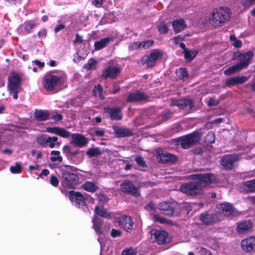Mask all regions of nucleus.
<instances>
[{
    "label": "nucleus",
    "mask_w": 255,
    "mask_h": 255,
    "mask_svg": "<svg viewBox=\"0 0 255 255\" xmlns=\"http://www.w3.org/2000/svg\"><path fill=\"white\" fill-rule=\"evenodd\" d=\"M169 26H170V23L168 24L164 22H161L158 26V31L160 33L165 34L168 32Z\"/></svg>",
    "instance_id": "ea45409f"
},
{
    "label": "nucleus",
    "mask_w": 255,
    "mask_h": 255,
    "mask_svg": "<svg viewBox=\"0 0 255 255\" xmlns=\"http://www.w3.org/2000/svg\"><path fill=\"white\" fill-rule=\"evenodd\" d=\"M50 154L51 155H55L54 156H52L50 157V160L52 162H55L56 161H58L59 162H62L63 160L62 157L60 155V152L58 150H52L51 151Z\"/></svg>",
    "instance_id": "e433bc0d"
},
{
    "label": "nucleus",
    "mask_w": 255,
    "mask_h": 255,
    "mask_svg": "<svg viewBox=\"0 0 255 255\" xmlns=\"http://www.w3.org/2000/svg\"><path fill=\"white\" fill-rule=\"evenodd\" d=\"M57 135L64 138H67L70 135L71 136L70 132L62 128H59Z\"/></svg>",
    "instance_id": "37998d69"
},
{
    "label": "nucleus",
    "mask_w": 255,
    "mask_h": 255,
    "mask_svg": "<svg viewBox=\"0 0 255 255\" xmlns=\"http://www.w3.org/2000/svg\"><path fill=\"white\" fill-rule=\"evenodd\" d=\"M47 137L48 136L45 135L39 136L37 137V142L42 146L45 147L48 146V145L46 144V138H47Z\"/></svg>",
    "instance_id": "c03bdc74"
},
{
    "label": "nucleus",
    "mask_w": 255,
    "mask_h": 255,
    "mask_svg": "<svg viewBox=\"0 0 255 255\" xmlns=\"http://www.w3.org/2000/svg\"><path fill=\"white\" fill-rule=\"evenodd\" d=\"M135 161L139 166H140L142 167H144L146 166L143 157L140 155L135 157Z\"/></svg>",
    "instance_id": "a18cd8bd"
},
{
    "label": "nucleus",
    "mask_w": 255,
    "mask_h": 255,
    "mask_svg": "<svg viewBox=\"0 0 255 255\" xmlns=\"http://www.w3.org/2000/svg\"><path fill=\"white\" fill-rule=\"evenodd\" d=\"M140 188L138 183L133 182L129 180L124 181L120 185L122 192L136 197L140 196Z\"/></svg>",
    "instance_id": "20e7f679"
},
{
    "label": "nucleus",
    "mask_w": 255,
    "mask_h": 255,
    "mask_svg": "<svg viewBox=\"0 0 255 255\" xmlns=\"http://www.w3.org/2000/svg\"><path fill=\"white\" fill-rule=\"evenodd\" d=\"M10 171L14 174L19 173L21 171V166L20 163H16L15 165L10 167Z\"/></svg>",
    "instance_id": "79ce46f5"
},
{
    "label": "nucleus",
    "mask_w": 255,
    "mask_h": 255,
    "mask_svg": "<svg viewBox=\"0 0 255 255\" xmlns=\"http://www.w3.org/2000/svg\"><path fill=\"white\" fill-rule=\"evenodd\" d=\"M188 106L190 108V109L193 108L194 104L193 100L191 99H183L178 100L177 103V107H178L180 109H183Z\"/></svg>",
    "instance_id": "cd10ccee"
},
{
    "label": "nucleus",
    "mask_w": 255,
    "mask_h": 255,
    "mask_svg": "<svg viewBox=\"0 0 255 255\" xmlns=\"http://www.w3.org/2000/svg\"><path fill=\"white\" fill-rule=\"evenodd\" d=\"M83 42V37L80 36L79 34H76V38L74 40V43L76 44H81Z\"/></svg>",
    "instance_id": "052dcab7"
},
{
    "label": "nucleus",
    "mask_w": 255,
    "mask_h": 255,
    "mask_svg": "<svg viewBox=\"0 0 255 255\" xmlns=\"http://www.w3.org/2000/svg\"><path fill=\"white\" fill-rule=\"evenodd\" d=\"M51 118L56 121H61L63 119V116L60 114L56 113L55 115L52 116Z\"/></svg>",
    "instance_id": "338daca9"
},
{
    "label": "nucleus",
    "mask_w": 255,
    "mask_h": 255,
    "mask_svg": "<svg viewBox=\"0 0 255 255\" xmlns=\"http://www.w3.org/2000/svg\"><path fill=\"white\" fill-rule=\"evenodd\" d=\"M21 77L20 76L15 72H11L8 79V90L21 89Z\"/></svg>",
    "instance_id": "9d476101"
},
{
    "label": "nucleus",
    "mask_w": 255,
    "mask_h": 255,
    "mask_svg": "<svg viewBox=\"0 0 255 255\" xmlns=\"http://www.w3.org/2000/svg\"><path fill=\"white\" fill-rule=\"evenodd\" d=\"M71 147L67 145H64L63 147V151L66 155L71 153Z\"/></svg>",
    "instance_id": "e2e57ef3"
},
{
    "label": "nucleus",
    "mask_w": 255,
    "mask_h": 255,
    "mask_svg": "<svg viewBox=\"0 0 255 255\" xmlns=\"http://www.w3.org/2000/svg\"><path fill=\"white\" fill-rule=\"evenodd\" d=\"M150 232L151 238L153 237L158 245H163L169 241L168 233L164 231L153 229Z\"/></svg>",
    "instance_id": "6e6552de"
},
{
    "label": "nucleus",
    "mask_w": 255,
    "mask_h": 255,
    "mask_svg": "<svg viewBox=\"0 0 255 255\" xmlns=\"http://www.w3.org/2000/svg\"><path fill=\"white\" fill-rule=\"evenodd\" d=\"M153 44V41L151 40H148L146 41H141L142 47L146 49L149 47Z\"/></svg>",
    "instance_id": "864d4df0"
},
{
    "label": "nucleus",
    "mask_w": 255,
    "mask_h": 255,
    "mask_svg": "<svg viewBox=\"0 0 255 255\" xmlns=\"http://www.w3.org/2000/svg\"><path fill=\"white\" fill-rule=\"evenodd\" d=\"M24 29L26 31L29 33L31 30L35 26V23L28 21L25 23Z\"/></svg>",
    "instance_id": "09e8293b"
},
{
    "label": "nucleus",
    "mask_w": 255,
    "mask_h": 255,
    "mask_svg": "<svg viewBox=\"0 0 255 255\" xmlns=\"http://www.w3.org/2000/svg\"><path fill=\"white\" fill-rule=\"evenodd\" d=\"M71 143L76 146L82 147L86 145L88 140L83 135L79 133L71 134Z\"/></svg>",
    "instance_id": "6ab92c4d"
},
{
    "label": "nucleus",
    "mask_w": 255,
    "mask_h": 255,
    "mask_svg": "<svg viewBox=\"0 0 255 255\" xmlns=\"http://www.w3.org/2000/svg\"><path fill=\"white\" fill-rule=\"evenodd\" d=\"M193 181L183 183L180 191L191 196H197L203 193V188L215 182V177L211 173L196 174L192 175Z\"/></svg>",
    "instance_id": "f257e3e1"
},
{
    "label": "nucleus",
    "mask_w": 255,
    "mask_h": 255,
    "mask_svg": "<svg viewBox=\"0 0 255 255\" xmlns=\"http://www.w3.org/2000/svg\"><path fill=\"white\" fill-rule=\"evenodd\" d=\"M205 141L207 143H212L215 140V133L213 131L209 132L205 137Z\"/></svg>",
    "instance_id": "a19ab883"
},
{
    "label": "nucleus",
    "mask_w": 255,
    "mask_h": 255,
    "mask_svg": "<svg viewBox=\"0 0 255 255\" xmlns=\"http://www.w3.org/2000/svg\"><path fill=\"white\" fill-rule=\"evenodd\" d=\"M93 93L96 97H98L101 99H103L104 98L102 85L98 84L97 86H95V89L93 90Z\"/></svg>",
    "instance_id": "f704fd0d"
},
{
    "label": "nucleus",
    "mask_w": 255,
    "mask_h": 255,
    "mask_svg": "<svg viewBox=\"0 0 255 255\" xmlns=\"http://www.w3.org/2000/svg\"><path fill=\"white\" fill-rule=\"evenodd\" d=\"M97 62L93 58L89 59L88 63L84 65V68L87 70H91L96 67Z\"/></svg>",
    "instance_id": "4c0bfd02"
},
{
    "label": "nucleus",
    "mask_w": 255,
    "mask_h": 255,
    "mask_svg": "<svg viewBox=\"0 0 255 255\" xmlns=\"http://www.w3.org/2000/svg\"><path fill=\"white\" fill-rule=\"evenodd\" d=\"M59 128V127L49 128H47V131L49 132L55 133L57 134Z\"/></svg>",
    "instance_id": "680f3d73"
},
{
    "label": "nucleus",
    "mask_w": 255,
    "mask_h": 255,
    "mask_svg": "<svg viewBox=\"0 0 255 255\" xmlns=\"http://www.w3.org/2000/svg\"><path fill=\"white\" fill-rule=\"evenodd\" d=\"M50 182L53 186L56 187L59 184V180L55 176L51 175Z\"/></svg>",
    "instance_id": "5fc2aeb1"
},
{
    "label": "nucleus",
    "mask_w": 255,
    "mask_h": 255,
    "mask_svg": "<svg viewBox=\"0 0 255 255\" xmlns=\"http://www.w3.org/2000/svg\"><path fill=\"white\" fill-rule=\"evenodd\" d=\"M159 161L163 163L173 164L178 160V157L174 154L163 151L161 149L157 150Z\"/></svg>",
    "instance_id": "1a4fd4ad"
},
{
    "label": "nucleus",
    "mask_w": 255,
    "mask_h": 255,
    "mask_svg": "<svg viewBox=\"0 0 255 255\" xmlns=\"http://www.w3.org/2000/svg\"><path fill=\"white\" fill-rule=\"evenodd\" d=\"M59 78L55 75H48L44 80V87L48 91L52 90L57 84Z\"/></svg>",
    "instance_id": "2eb2a0df"
},
{
    "label": "nucleus",
    "mask_w": 255,
    "mask_h": 255,
    "mask_svg": "<svg viewBox=\"0 0 255 255\" xmlns=\"http://www.w3.org/2000/svg\"><path fill=\"white\" fill-rule=\"evenodd\" d=\"M172 114H173V113H172L170 111L165 112L164 113H163V114L162 115V122H165V121L168 120L169 119H170L171 118Z\"/></svg>",
    "instance_id": "603ef678"
},
{
    "label": "nucleus",
    "mask_w": 255,
    "mask_h": 255,
    "mask_svg": "<svg viewBox=\"0 0 255 255\" xmlns=\"http://www.w3.org/2000/svg\"><path fill=\"white\" fill-rule=\"evenodd\" d=\"M122 235V232L120 230L113 229L111 231V235L113 238L120 237Z\"/></svg>",
    "instance_id": "6e6d98bb"
},
{
    "label": "nucleus",
    "mask_w": 255,
    "mask_h": 255,
    "mask_svg": "<svg viewBox=\"0 0 255 255\" xmlns=\"http://www.w3.org/2000/svg\"><path fill=\"white\" fill-rule=\"evenodd\" d=\"M237 84H242L243 83L246 82L248 78L245 76H237Z\"/></svg>",
    "instance_id": "13d9d810"
},
{
    "label": "nucleus",
    "mask_w": 255,
    "mask_h": 255,
    "mask_svg": "<svg viewBox=\"0 0 255 255\" xmlns=\"http://www.w3.org/2000/svg\"><path fill=\"white\" fill-rule=\"evenodd\" d=\"M177 205L175 202H164L159 204V209L165 215L171 216Z\"/></svg>",
    "instance_id": "ddd939ff"
},
{
    "label": "nucleus",
    "mask_w": 255,
    "mask_h": 255,
    "mask_svg": "<svg viewBox=\"0 0 255 255\" xmlns=\"http://www.w3.org/2000/svg\"><path fill=\"white\" fill-rule=\"evenodd\" d=\"M148 98L143 93L136 92L129 94L127 97V101L128 102L147 101Z\"/></svg>",
    "instance_id": "412c9836"
},
{
    "label": "nucleus",
    "mask_w": 255,
    "mask_h": 255,
    "mask_svg": "<svg viewBox=\"0 0 255 255\" xmlns=\"http://www.w3.org/2000/svg\"><path fill=\"white\" fill-rule=\"evenodd\" d=\"M253 223L250 220H243L237 223L236 231L239 234H247L253 231Z\"/></svg>",
    "instance_id": "9b49d317"
},
{
    "label": "nucleus",
    "mask_w": 255,
    "mask_h": 255,
    "mask_svg": "<svg viewBox=\"0 0 255 255\" xmlns=\"http://www.w3.org/2000/svg\"><path fill=\"white\" fill-rule=\"evenodd\" d=\"M113 129L116 136L118 137H128L132 134L131 130L126 128L114 127Z\"/></svg>",
    "instance_id": "5701e85b"
},
{
    "label": "nucleus",
    "mask_w": 255,
    "mask_h": 255,
    "mask_svg": "<svg viewBox=\"0 0 255 255\" xmlns=\"http://www.w3.org/2000/svg\"><path fill=\"white\" fill-rule=\"evenodd\" d=\"M118 222L120 226L127 231L131 230L133 225V221L130 216H123L119 218Z\"/></svg>",
    "instance_id": "a211bd4d"
},
{
    "label": "nucleus",
    "mask_w": 255,
    "mask_h": 255,
    "mask_svg": "<svg viewBox=\"0 0 255 255\" xmlns=\"http://www.w3.org/2000/svg\"><path fill=\"white\" fill-rule=\"evenodd\" d=\"M92 222L95 231L99 234H101L102 233L101 230L102 222L100 221V219L97 217H94L92 220Z\"/></svg>",
    "instance_id": "473e14b6"
},
{
    "label": "nucleus",
    "mask_w": 255,
    "mask_h": 255,
    "mask_svg": "<svg viewBox=\"0 0 255 255\" xmlns=\"http://www.w3.org/2000/svg\"><path fill=\"white\" fill-rule=\"evenodd\" d=\"M253 56L254 54L252 51H248L240 54L238 57V60L239 61L238 64L244 66V68H246L249 64L250 61L252 59Z\"/></svg>",
    "instance_id": "4be33fe9"
},
{
    "label": "nucleus",
    "mask_w": 255,
    "mask_h": 255,
    "mask_svg": "<svg viewBox=\"0 0 255 255\" xmlns=\"http://www.w3.org/2000/svg\"><path fill=\"white\" fill-rule=\"evenodd\" d=\"M69 199L71 201L75 203L78 207L83 206L85 204V198L79 192H76L74 191H70L69 193Z\"/></svg>",
    "instance_id": "f3484780"
},
{
    "label": "nucleus",
    "mask_w": 255,
    "mask_h": 255,
    "mask_svg": "<svg viewBox=\"0 0 255 255\" xmlns=\"http://www.w3.org/2000/svg\"><path fill=\"white\" fill-rule=\"evenodd\" d=\"M241 247L247 253H255V236H251L243 240Z\"/></svg>",
    "instance_id": "f8f14e48"
},
{
    "label": "nucleus",
    "mask_w": 255,
    "mask_h": 255,
    "mask_svg": "<svg viewBox=\"0 0 255 255\" xmlns=\"http://www.w3.org/2000/svg\"><path fill=\"white\" fill-rule=\"evenodd\" d=\"M95 212L97 215L103 218L111 219L112 217V213L103 206H96Z\"/></svg>",
    "instance_id": "bb28decb"
},
{
    "label": "nucleus",
    "mask_w": 255,
    "mask_h": 255,
    "mask_svg": "<svg viewBox=\"0 0 255 255\" xmlns=\"http://www.w3.org/2000/svg\"><path fill=\"white\" fill-rule=\"evenodd\" d=\"M200 219L204 224L208 225L220 221V218L217 214H213L206 213L201 214Z\"/></svg>",
    "instance_id": "4468645a"
},
{
    "label": "nucleus",
    "mask_w": 255,
    "mask_h": 255,
    "mask_svg": "<svg viewBox=\"0 0 255 255\" xmlns=\"http://www.w3.org/2000/svg\"><path fill=\"white\" fill-rule=\"evenodd\" d=\"M197 53L198 51L196 50H190L187 49L184 53V55L187 60L190 61L196 57Z\"/></svg>",
    "instance_id": "72a5a7b5"
},
{
    "label": "nucleus",
    "mask_w": 255,
    "mask_h": 255,
    "mask_svg": "<svg viewBox=\"0 0 255 255\" xmlns=\"http://www.w3.org/2000/svg\"><path fill=\"white\" fill-rule=\"evenodd\" d=\"M65 28V25L64 24H60L56 26L54 28V32L57 33L61 30H62Z\"/></svg>",
    "instance_id": "69168bd1"
},
{
    "label": "nucleus",
    "mask_w": 255,
    "mask_h": 255,
    "mask_svg": "<svg viewBox=\"0 0 255 255\" xmlns=\"http://www.w3.org/2000/svg\"><path fill=\"white\" fill-rule=\"evenodd\" d=\"M200 139V134L198 132H193L191 133L179 137L177 144L180 145L182 148L187 149L195 145Z\"/></svg>",
    "instance_id": "7ed1b4c3"
},
{
    "label": "nucleus",
    "mask_w": 255,
    "mask_h": 255,
    "mask_svg": "<svg viewBox=\"0 0 255 255\" xmlns=\"http://www.w3.org/2000/svg\"><path fill=\"white\" fill-rule=\"evenodd\" d=\"M120 72V69L118 67L110 66L103 71L102 78L105 79L108 78L115 79Z\"/></svg>",
    "instance_id": "aec40b11"
},
{
    "label": "nucleus",
    "mask_w": 255,
    "mask_h": 255,
    "mask_svg": "<svg viewBox=\"0 0 255 255\" xmlns=\"http://www.w3.org/2000/svg\"><path fill=\"white\" fill-rule=\"evenodd\" d=\"M226 84L228 86H233L236 84H238L236 77H232L228 79L226 81Z\"/></svg>",
    "instance_id": "8fccbe9b"
},
{
    "label": "nucleus",
    "mask_w": 255,
    "mask_h": 255,
    "mask_svg": "<svg viewBox=\"0 0 255 255\" xmlns=\"http://www.w3.org/2000/svg\"><path fill=\"white\" fill-rule=\"evenodd\" d=\"M136 251L132 249H127L124 250L122 255H136Z\"/></svg>",
    "instance_id": "de8ad7c7"
},
{
    "label": "nucleus",
    "mask_w": 255,
    "mask_h": 255,
    "mask_svg": "<svg viewBox=\"0 0 255 255\" xmlns=\"http://www.w3.org/2000/svg\"><path fill=\"white\" fill-rule=\"evenodd\" d=\"M239 159L237 155H227L225 156L221 160L223 166L227 169H232L234 166L235 162Z\"/></svg>",
    "instance_id": "dca6fc26"
},
{
    "label": "nucleus",
    "mask_w": 255,
    "mask_h": 255,
    "mask_svg": "<svg viewBox=\"0 0 255 255\" xmlns=\"http://www.w3.org/2000/svg\"><path fill=\"white\" fill-rule=\"evenodd\" d=\"M20 89H14V90H8L10 94H13V98L14 99H17L18 98L17 94Z\"/></svg>",
    "instance_id": "0e129e2a"
},
{
    "label": "nucleus",
    "mask_w": 255,
    "mask_h": 255,
    "mask_svg": "<svg viewBox=\"0 0 255 255\" xmlns=\"http://www.w3.org/2000/svg\"><path fill=\"white\" fill-rule=\"evenodd\" d=\"M231 14L230 9L227 7L214 9L210 15V23L214 27L221 26L230 19Z\"/></svg>",
    "instance_id": "f03ea898"
},
{
    "label": "nucleus",
    "mask_w": 255,
    "mask_h": 255,
    "mask_svg": "<svg viewBox=\"0 0 255 255\" xmlns=\"http://www.w3.org/2000/svg\"><path fill=\"white\" fill-rule=\"evenodd\" d=\"M245 190L249 192H255V179H252L244 182Z\"/></svg>",
    "instance_id": "2f4dec72"
},
{
    "label": "nucleus",
    "mask_w": 255,
    "mask_h": 255,
    "mask_svg": "<svg viewBox=\"0 0 255 255\" xmlns=\"http://www.w3.org/2000/svg\"><path fill=\"white\" fill-rule=\"evenodd\" d=\"M162 53L158 50H155L149 55H144L140 60V63L146 68L153 67L156 61L162 57Z\"/></svg>",
    "instance_id": "423d86ee"
},
{
    "label": "nucleus",
    "mask_w": 255,
    "mask_h": 255,
    "mask_svg": "<svg viewBox=\"0 0 255 255\" xmlns=\"http://www.w3.org/2000/svg\"><path fill=\"white\" fill-rule=\"evenodd\" d=\"M113 41L112 37H106L99 41H96L94 44L95 50H99L105 48L110 42Z\"/></svg>",
    "instance_id": "393cba45"
},
{
    "label": "nucleus",
    "mask_w": 255,
    "mask_h": 255,
    "mask_svg": "<svg viewBox=\"0 0 255 255\" xmlns=\"http://www.w3.org/2000/svg\"><path fill=\"white\" fill-rule=\"evenodd\" d=\"M140 47H142L141 42H133L128 46V48L130 50L137 49Z\"/></svg>",
    "instance_id": "49530a36"
},
{
    "label": "nucleus",
    "mask_w": 255,
    "mask_h": 255,
    "mask_svg": "<svg viewBox=\"0 0 255 255\" xmlns=\"http://www.w3.org/2000/svg\"><path fill=\"white\" fill-rule=\"evenodd\" d=\"M243 69H244V66L237 63L225 70L224 74L226 75H230L242 70Z\"/></svg>",
    "instance_id": "c756f323"
},
{
    "label": "nucleus",
    "mask_w": 255,
    "mask_h": 255,
    "mask_svg": "<svg viewBox=\"0 0 255 255\" xmlns=\"http://www.w3.org/2000/svg\"><path fill=\"white\" fill-rule=\"evenodd\" d=\"M219 104V102L216 99L212 97L210 98L209 101H208L207 105L209 107H214L217 106Z\"/></svg>",
    "instance_id": "3c124183"
},
{
    "label": "nucleus",
    "mask_w": 255,
    "mask_h": 255,
    "mask_svg": "<svg viewBox=\"0 0 255 255\" xmlns=\"http://www.w3.org/2000/svg\"><path fill=\"white\" fill-rule=\"evenodd\" d=\"M180 71H181V75H180V78H187L188 76V73H187V70H186V69H180Z\"/></svg>",
    "instance_id": "774afa93"
},
{
    "label": "nucleus",
    "mask_w": 255,
    "mask_h": 255,
    "mask_svg": "<svg viewBox=\"0 0 255 255\" xmlns=\"http://www.w3.org/2000/svg\"><path fill=\"white\" fill-rule=\"evenodd\" d=\"M216 209V212L221 216L229 217L236 216L237 214V211L230 203H224L217 205Z\"/></svg>",
    "instance_id": "0eeeda50"
},
{
    "label": "nucleus",
    "mask_w": 255,
    "mask_h": 255,
    "mask_svg": "<svg viewBox=\"0 0 255 255\" xmlns=\"http://www.w3.org/2000/svg\"><path fill=\"white\" fill-rule=\"evenodd\" d=\"M84 189L89 192H94L97 190V187L95 184L91 182H87L83 185Z\"/></svg>",
    "instance_id": "c9c22d12"
},
{
    "label": "nucleus",
    "mask_w": 255,
    "mask_h": 255,
    "mask_svg": "<svg viewBox=\"0 0 255 255\" xmlns=\"http://www.w3.org/2000/svg\"><path fill=\"white\" fill-rule=\"evenodd\" d=\"M34 116L35 119L37 121H44L48 120L49 114L46 111L35 110Z\"/></svg>",
    "instance_id": "a878e982"
},
{
    "label": "nucleus",
    "mask_w": 255,
    "mask_h": 255,
    "mask_svg": "<svg viewBox=\"0 0 255 255\" xmlns=\"http://www.w3.org/2000/svg\"><path fill=\"white\" fill-rule=\"evenodd\" d=\"M57 140L58 137L56 136H48L46 138V144L50 148H53L56 145V142H57Z\"/></svg>",
    "instance_id": "58836bf2"
},
{
    "label": "nucleus",
    "mask_w": 255,
    "mask_h": 255,
    "mask_svg": "<svg viewBox=\"0 0 255 255\" xmlns=\"http://www.w3.org/2000/svg\"><path fill=\"white\" fill-rule=\"evenodd\" d=\"M199 252L200 255H212L209 251L203 248H201Z\"/></svg>",
    "instance_id": "bf43d9fd"
},
{
    "label": "nucleus",
    "mask_w": 255,
    "mask_h": 255,
    "mask_svg": "<svg viewBox=\"0 0 255 255\" xmlns=\"http://www.w3.org/2000/svg\"><path fill=\"white\" fill-rule=\"evenodd\" d=\"M172 26L176 32H179L186 27L185 21L182 19L175 20L173 22Z\"/></svg>",
    "instance_id": "c85d7f7f"
},
{
    "label": "nucleus",
    "mask_w": 255,
    "mask_h": 255,
    "mask_svg": "<svg viewBox=\"0 0 255 255\" xmlns=\"http://www.w3.org/2000/svg\"><path fill=\"white\" fill-rule=\"evenodd\" d=\"M153 218L156 221H158L161 223H164L166 221V219L158 215H154L153 216Z\"/></svg>",
    "instance_id": "4d7b16f0"
},
{
    "label": "nucleus",
    "mask_w": 255,
    "mask_h": 255,
    "mask_svg": "<svg viewBox=\"0 0 255 255\" xmlns=\"http://www.w3.org/2000/svg\"><path fill=\"white\" fill-rule=\"evenodd\" d=\"M62 175V184L67 188H74L78 184L79 181L78 176L74 173L61 169Z\"/></svg>",
    "instance_id": "39448f33"
},
{
    "label": "nucleus",
    "mask_w": 255,
    "mask_h": 255,
    "mask_svg": "<svg viewBox=\"0 0 255 255\" xmlns=\"http://www.w3.org/2000/svg\"><path fill=\"white\" fill-rule=\"evenodd\" d=\"M102 153V152L99 147L90 148L88 149L86 152V155L89 157H97L101 155Z\"/></svg>",
    "instance_id": "7c9ffc66"
},
{
    "label": "nucleus",
    "mask_w": 255,
    "mask_h": 255,
    "mask_svg": "<svg viewBox=\"0 0 255 255\" xmlns=\"http://www.w3.org/2000/svg\"><path fill=\"white\" fill-rule=\"evenodd\" d=\"M106 112L109 114L112 120H120L122 118V113L119 108H107Z\"/></svg>",
    "instance_id": "b1692460"
}]
</instances>
